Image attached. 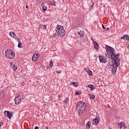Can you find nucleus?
Returning <instances> with one entry per match:
<instances>
[{
	"instance_id": "obj_7",
	"label": "nucleus",
	"mask_w": 129,
	"mask_h": 129,
	"mask_svg": "<svg viewBox=\"0 0 129 129\" xmlns=\"http://www.w3.org/2000/svg\"><path fill=\"white\" fill-rule=\"evenodd\" d=\"M99 60L101 63H106V58L104 56L99 55Z\"/></svg>"
},
{
	"instance_id": "obj_6",
	"label": "nucleus",
	"mask_w": 129,
	"mask_h": 129,
	"mask_svg": "<svg viewBox=\"0 0 129 129\" xmlns=\"http://www.w3.org/2000/svg\"><path fill=\"white\" fill-rule=\"evenodd\" d=\"M39 57H40V54L39 53H34L32 56V60L33 62H36L39 59Z\"/></svg>"
},
{
	"instance_id": "obj_8",
	"label": "nucleus",
	"mask_w": 129,
	"mask_h": 129,
	"mask_svg": "<svg viewBox=\"0 0 129 129\" xmlns=\"http://www.w3.org/2000/svg\"><path fill=\"white\" fill-rule=\"evenodd\" d=\"M7 112L6 115L9 117V119H11L12 118V116H13V113L9 111H5V113Z\"/></svg>"
},
{
	"instance_id": "obj_2",
	"label": "nucleus",
	"mask_w": 129,
	"mask_h": 129,
	"mask_svg": "<svg viewBox=\"0 0 129 129\" xmlns=\"http://www.w3.org/2000/svg\"><path fill=\"white\" fill-rule=\"evenodd\" d=\"M76 108L79 114L80 113H83V112L85 111L86 109V104L82 101H80L78 102Z\"/></svg>"
},
{
	"instance_id": "obj_16",
	"label": "nucleus",
	"mask_w": 129,
	"mask_h": 129,
	"mask_svg": "<svg viewBox=\"0 0 129 129\" xmlns=\"http://www.w3.org/2000/svg\"><path fill=\"white\" fill-rule=\"evenodd\" d=\"M78 34L80 36V37H83V36H84V31H80L78 32Z\"/></svg>"
},
{
	"instance_id": "obj_4",
	"label": "nucleus",
	"mask_w": 129,
	"mask_h": 129,
	"mask_svg": "<svg viewBox=\"0 0 129 129\" xmlns=\"http://www.w3.org/2000/svg\"><path fill=\"white\" fill-rule=\"evenodd\" d=\"M5 55L7 58H9V59H14V57H15V52L10 49H7L6 50Z\"/></svg>"
},
{
	"instance_id": "obj_1",
	"label": "nucleus",
	"mask_w": 129,
	"mask_h": 129,
	"mask_svg": "<svg viewBox=\"0 0 129 129\" xmlns=\"http://www.w3.org/2000/svg\"><path fill=\"white\" fill-rule=\"evenodd\" d=\"M106 57H107V58H109L111 60H112V61H114V63H113L112 61H111L112 64H109L108 68L109 70L112 72V73H115V72H116L117 67L119 66V61H120V58H118L119 54L117 53L115 54L114 53V49L108 45H106Z\"/></svg>"
},
{
	"instance_id": "obj_14",
	"label": "nucleus",
	"mask_w": 129,
	"mask_h": 129,
	"mask_svg": "<svg viewBox=\"0 0 129 129\" xmlns=\"http://www.w3.org/2000/svg\"><path fill=\"white\" fill-rule=\"evenodd\" d=\"M88 87L91 89V91H92V90H94V89H95L94 86H93L92 84H89L88 85Z\"/></svg>"
},
{
	"instance_id": "obj_15",
	"label": "nucleus",
	"mask_w": 129,
	"mask_h": 129,
	"mask_svg": "<svg viewBox=\"0 0 129 129\" xmlns=\"http://www.w3.org/2000/svg\"><path fill=\"white\" fill-rule=\"evenodd\" d=\"M39 28H40L41 30H45V29H46L47 27L45 25L41 24L39 26Z\"/></svg>"
},
{
	"instance_id": "obj_40",
	"label": "nucleus",
	"mask_w": 129,
	"mask_h": 129,
	"mask_svg": "<svg viewBox=\"0 0 129 129\" xmlns=\"http://www.w3.org/2000/svg\"><path fill=\"white\" fill-rule=\"evenodd\" d=\"M93 5H94V3L92 4V5H91V7H93Z\"/></svg>"
},
{
	"instance_id": "obj_37",
	"label": "nucleus",
	"mask_w": 129,
	"mask_h": 129,
	"mask_svg": "<svg viewBox=\"0 0 129 129\" xmlns=\"http://www.w3.org/2000/svg\"><path fill=\"white\" fill-rule=\"evenodd\" d=\"M45 128H46V129H49V127H48V126H46V127H45Z\"/></svg>"
},
{
	"instance_id": "obj_28",
	"label": "nucleus",
	"mask_w": 129,
	"mask_h": 129,
	"mask_svg": "<svg viewBox=\"0 0 129 129\" xmlns=\"http://www.w3.org/2000/svg\"><path fill=\"white\" fill-rule=\"evenodd\" d=\"M125 39L127 41H129V36L128 35H126L125 37Z\"/></svg>"
},
{
	"instance_id": "obj_34",
	"label": "nucleus",
	"mask_w": 129,
	"mask_h": 129,
	"mask_svg": "<svg viewBox=\"0 0 129 129\" xmlns=\"http://www.w3.org/2000/svg\"><path fill=\"white\" fill-rule=\"evenodd\" d=\"M109 30V28L107 27V28H105V31H108Z\"/></svg>"
},
{
	"instance_id": "obj_30",
	"label": "nucleus",
	"mask_w": 129,
	"mask_h": 129,
	"mask_svg": "<svg viewBox=\"0 0 129 129\" xmlns=\"http://www.w3.org/2000/svg\"><path fill=\"white\" fill-rule=\"evenodd\" d=\"M125 36H126V35H123L122 37H121V39L124 40V39L125 38Z\"/></svg>"
},
{
	"instance_id": "obj_10",
	"label": "nucleus",
	"mask_w": 129,
	"mask_h": 129,
	"mask_svg": "<svg viewBox=\"0 0 129 129\" xmlns=\"http://www.w3.org/2000/svg\"><path fill=\"white\" fill-rule=\"evenodd\" d=\"M93 43H94L95 49L96 50H98V48H99V46L98 45V43H97V42L95 41H93Z\"/></svg>"
},
{
	"instance_id": "obj_5",
	"label": "nucleus",
	"mask_w": 129,
	"mask_h": 129,
	"mask_svg": "<svg viewBox=\"0 0 129 129\" xmlns=\"http://www.w3.org/2000/svg\"><path fill=\"white\" fill-rule=\"evenodd\" d=\"M24 99H25V97L23 96L22 93H20L18 97H16L15 99V104H19V103H21Z\"/></svg>"
},
{
	"instance_id": "obj_21",
	"label": "nucleus",
	"mask_w": 129,
	"mask_h": 129,
	"mask_svg": "<svg viewBox=\"0 0 129 129\" xmlns=\"http://www.w3.org/2000/svg\"><path fill=\"white\" fill-rule=\"evenodd\" d=\"M71 84L75 86V87H77V86H78V83L76 82H71Z\"/></svg>"
},
{
	"instance_id": "obj_32",
	"label": "nucleus",
	"mask_w": 129,
	"mask_h": 129,
	"mask_svg": "<svg viewBox=\"0 0 129 129\" xmlns=\"http://www.w3.org/2000/svg\"><path fill=\"white\" fill-rule=\"evenodd\" d=\"M56 73L60 74V73H61V71H56Z\"/></svg>"
},
{
	"instance_id": "obj_24",
	"label": "nucleus",
	"mask_w": 129,
	"mask_h": 129,
	"mask_svg": "<svg viewBox=\"0 0 129 129\" xmlns=\"http://www.w3.org/2000/svg\"><path fill=\"white\" fill-rule=\"evenodd\" d=\"M49 67V68H52V67H53V61L52 60L50 61Z\"/></svg>"
},
{
	"instance_id": "obj_18",
	"label": "nucleus",
	"mask_w": 129,
	"mask_h": 129,
	"mask_svg": "<svg viewBox=\"0 0 129 129\" xmlns=\"http://www.w3.org/2000/svg\"><path fill=\"white\" fill-rule=\"evenodd\" d=\"M86 72L88 73L89 76H92V72L91 70H87Z\"/></svg>"
},
{
	"instance_id": "obj_19",
	"label": "nucleus",
	"mask_w": 129,
	"mask_h": 129,
	"mask_svg": "<svg viewBox=\"0 0 129 129\" xmlns=\"http://www.w3.org/2000/svg\"><path fill=\"white\" fill-rule=\"evenodd\" d=\"M18 48H23V46H22V42L21 41H18Z\"/></svg>"
},
{
	"instance_id": "obj_39",
	"label": "nucleus",
	"mask_w": 129,
	"mask_h": 129,
	"mask_svg": "<svg viewBox=\"0 0 129 129\" xmlns=\"http://www.w3.org/2000/svg\"><path fill=\"white\" fill-rule=\"evenodd\" d=\"M51 101H53V98L50 99Z\"/></svg>"
},
{
	"instance_id": "obj_17",
	"label": "nucleus",
	"mask_w": 129,
	"mask_h": 129,
	"mask_svg": "<svg viewBox=\"0 0 129 129\" xmlns=\"http://www.w3.org/2000/svg\"><path fill=\"white\" fill-rule=\"evenodd\" d=\"M91 125V123H90V122L88 121L86 124V127L88 129L90 128V126Z\"/></svg>"
},
{
	"instance_id": "obj_9",
	"label": "nucleus",
	"mask_w": 129,
	"mask_h": 129,
	"mask_svg": "<svg viewBox=\"0 0 129 129\" xmlns=\"http://www.w3.org/2000/svg\"><path fill=\"white\" fill-rule=\"evenodd\" d=\"M11 68L14 70V71H16L17 69H18V67L17 66V64H13V63H11Z\"/></svg>"
},
{
	"instance_id": "obj_3",
	"label": "nucleus",
	"mask_w": 129,
	"mask_h": 129,
	"mask_svg": "<svg viewBox=\"0 0 129 129\" xmlns=\"http://www.w3.org/2000/svg\"><path fill=\"white\" fill-rule=\"evenodd\" d=\"M55 35L58 37H64L66 35V31L64 30V27L58 25L55 29Z\"/></svg>"
},
{
	"instance_id": "obj_38",
	"label": "nucleus",
	"mask_w": 129,
	"mask_h": 129,
	"mask_svg": "<svg viewBox=\"0 0 129 129\" xmlns=\"http://www.w3.org/2000/svg\"><path fill=\"white\" fill-rule=\"evenodd\" d=\"M26 9H28V6H26Z\"/></svg>"
},
{
	"instance_id": "obj_22",
	"label": "nucleus",
	"mask_w": 129,
	"mask_h": 129,
	"mask_svg": "<svg viewBox=\"0 0 129 129\" xmlns=\"http://www.w3.org/2000/svg\"><path fill=\"white\" fill-rule=\"evenodd\" d=\"M64 103L66 104H68L69 103V98H66L65 101H64Z\"/></svg>"
},
{
	"instance_id": "obj_25",
	"label": "nucleus",
	"mask_w": 129,
	"mask_h": 129,
	"mask_svg": "<svg viewBox=\"0 0 129 129\" xmlns=\"http://www.w3.org/2000/svg\"><path fill=\"white\" fill-rule=\"evenodd\" d=\"M75 95H81V92H76Z\"/></svg>"
},
{
	"instance_id": "obj_29",
	"label": "nucleus",
	"mask_w": 129,
	"mask_h": 129,
	"mask_svg": "<svg viewBox=\"0 0 129 129\" xmlns=\"http://www.w3.org/2000/svg\"><path fill=\"white\" fill-rule=\"evenodd\" d=\"M12 38H14L15 37H17V36H16V33H15V32H12Z\"/></svg>"
},
{
	"instance_id": "obj_35",
	"label": "nucleus",
	"mask_w": 129,
	"mask_h": 129,
	"mask_svg": "<svg viewBox=\"0 0 129 129\" xmlns=\"http://www.w3.org/2000/svg\"><path fill=\"white\" fill-rule=\"evenodd\" d=\"M34 129H39V127L37 126H36L34 127Z\"/></svg>"
},
{
	"instance_id": "obj_31",
	"label": "nucleus",
	"mask_w": 129,
	"mask_h": 129,
	"mask_svg": "<svg viewBox=\"0 0 129 129\" xmlns=\"http://www.w3.org/2000/svg\"><path fill=\"white\" fill-rule=\"evenodd\" d=\"M12 33H13V32H10L9 33V35H10V36H11L12 37H13V34H12Z\"/></svg>"
},
{
	"instance_id": "obj_26",
	"label": "nucleus",
	"mask_w": 129,
	"mask_h": 129,
	"mask_svg": "<svg viewBox=\"0 0 129 129\" xmlns=\"http://www.w3.org/2000/svg\"><path fill=\"white\" fill-rule=\"evenodd\" d=\"M50 4L51 6H55V2H53V1H50Z\"/></svg>"
},
{
	"instance_id": "obj_42",
	"label": "nucleus",
	"mask_w": 129,
	"mask_h": 129,
	"mask_svg": "<svg viewBox=\"0 0 129 129\" xmlns=\"http://www.w3.org/2000/svg\"><path fill=\"white\" fill-rule=\"evenodd\" d=\"M128 128H129V125H128Z\"/></svg>"
},
{
	"instance_id": "obj_27",
	"label": "nucleus",
	"mask_w": 129,
	"mask_h": 129,
	"mask_svg": "<svg viewBox=\"0 0 129 129\" xmlns=\"http://www.w3.org/2000/svg\"><path fill=\"white\" fill-rule=\"evenodd\" d=\"M14 39H15V40H16V41H17V42H19V41H21V40H20V38H18V37H17V36H15L14 37Z\"/></svg>"
},
{
	"instance_id": "obj_11",
	"label": "nucleus",
	"mask_w": 129,
	"mask_h": 129,
	"mask_svg": "<svg viewBox=\"0 0 129 129\" xmlns=\"http://www.w3.org/2000/svg\"><path fill=\"white\" fill-rule=\"evenodd\" d=\"M99 122V120H98V119L95 118L93 120V124H95V125H97Z\"/></svg>"
},
{
	"instance_id": "obj_13",
	"label": "nucleus",
	"mask_w": 129,
	"mask_h": 129,
	"mask_svg": "<svg viewBox=\"0 0 129 129\" xmlns=\"http://www.w3.org/2000/svg\"><path fill=\"white\" fill-rule=\"evenodd\" d=\"M41 7L42 8V11H43V12H46V11H47V7L45 6V4H44V3H42Z\"/></svg>"
},
{
	"instance_id": "obj_23",
	"label": "nucleus",
	"mask_w": 129,
	"mask_h": 129,
	"mask_svg": "<svg viewBox=\"0 0 129 129\" xmlns=\"http://www.w3.org/2000/svg\"><path fill=\"white\" fill-rule=\"evenodd\" d=\"M117 127H119V128H121L122 127V123L120 122L118 124Z\"/></svg>"
},
{
	"instance_id": "obj_12",
	"label": "nucleus",
	"mask_w": 129,
	"mask_h": 129,
	"mask_svg": "<svg viewBox=\"0 0 129 129\" xmlns=\"http://www.w3.org/2000/svg\"><path fill=\"white\" fill-rule=\"evenodd\" d=\"M5 96V91L4 90H0V98H3Z\"/></svg>"
},
{
	"instance_id": "obj_20",
	"label": "nucleus",
	"mask_w": 129,
	"mask_h": 129,
	"mask_svg": "<svg viewBox=\"0 0 129 129\" xmlns=\"http://www.w3.org/2000/svg\"><path fill=\"white\" fill-rule=\"evenodd\" d=\"M89 95L90 96V99H94L95 98V96H94V95H91L90 94H89Z\"/></svg>"
},
{
	"instance_id": "obj_33",
	"label": "nucleus",
	"mask_w": 129,
	"mask_h": 129,
	"mask_svg": "<svg viewBox=\"0 0 129 129\" xmlns=\"http://www.w3.org/2000/svg\"><path fill=\"white\" fill-rule=\"evenodd\" d=\"M102 26L103 29L104 30H105L106 28H105V27H104V25H103V24H102Z\"/></svg>"
},
{
	"instance_id": "obj_41",
	"label": "nucleus",
	"mask_w": 129,
	"mask_h": 129,
	"mask_svg": "<svg viewBox=\"0 0 129 129\" xmlns=\"http://www.w3.org/2000/svg\"><path fill=\"white\" fill-rule=\"evenodd\" d=\"M124 128H125V126H124Z\"/></svg>"
},
{
	"instance_id": "obj_36",
	"label": "nucleus",
	"mask_w": 129,
	"mask_h": 129,
	"mask_svg": "<svg viewBox=\"0 0 129 129\" xmlns=\"http://www.w3.org/2000/svg\"><path fill=\"white\" fill-rule=\"evenodd\" d=\"M0 126H3V122H0Z\"/></svg>"
}]
</instances>
